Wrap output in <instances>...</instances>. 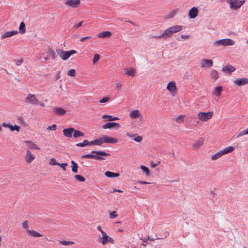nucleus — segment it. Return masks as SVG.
<instances>
[{
	"mask_svg": "<svg viewBox=\"0 0 248 248\" xmlns=\"http://www.w3.org/2000/svg\"><path fill=\"white\" fill-rule=\"evenodd\" d=\"M182 26L175 25L171 26L166 29L161 35L153 36V38L156 39L166 38L170 37L173 33L178 32L182 30Z\"/></svg>",
	"mask_w": 248,
	"mask_h": 248,
	"instance_id": "f257e3e1",
	"label": "nucleus"
},
{
	"mask_svg": "<svg viewBox=\"0 0 248 248\" xmlns=\"http://www.w3.org/2000/svg\"><path fill=\"white\" fill-rule=\"evenodd\" d=\"M92 153L95 154H87L85 155L82 156V158H92L96 160H104L105 158L102 157L101 155L103 156H109L110 154L109 153L102 151H92Z\"/></svg>",
	"mask_w": 248,
	"mask_h": 248,
	"instance_id": "f03ea898",
	"label": "nucleus"
},
{
	"mask_svg": "<svg viewBox=\"0 0 248 248\" xmlns=\"http://www.w3.org/2000/svg\"><path fill=\"white\" fill-rule=\"evenodd\" d=\"M234 148L232 146H229L226 147L224 149L219 151L217 153L211 156V159L212 160H216L222 156L231 153L234 150Z\"/></svg>",
	"mask_w": 248,
	"mask_h": 248,
	"instance_id": "7ed1b4c3",
	"label": "nucleus"
},
{
	"mask_svg": "<svg viewBox=\"0 0 248 248\" xmlns=\"http://www.w3.org/2000/svg\"><path fill=\"white\" fill-rule=\"evenodd\" d=\"M57 52L59 57L63 61L67 60L72 55L77 53L75 50L72 49L69 51H63L60 49L57 50Z\"/></svg>",
	"mask_w": 248,
	"mask_h": 248,
	"instance_id": "20e7f679",
	"label": "nucleus"
},
{
	"mask_svg": "<svg viewBox=\"0 0 248 248\" xmlns=\"http://www.w3.org/2000/svg\"><path fill=\"white\" fill-rule=\"evenodd\" d=\"M235 44L234 41L229 38H225L220 39L217 41H216L213 43V45L215 46H233Z\"/></svg>",
	"mask_w": 248,
	"mask_h": 248,
	"instance_id": "39448f33",
	"label": "nucleus"
},
{
	"mask_svg": "<svg viewBox=\"0 0 248 248\" xmlns=\"http://www.w3.org/2000/svg\"><path fill=\"white\" fill-rule=\"evenodd\" d=\"M226 2L229 4L231 9L236 10L245 2V0H226Z\"/></svg>",
	"mask_w": 248,
	"mask_h": 248,
	"instance_id": "423d86ee",
	"label": "nucleus"
},
{
	"mask_svg": "<svg viewBox=\"0 0 248 248\" xmlns=\"http://www.w3.org/2000/svg\"><path fill=\"white\" fill-rule=\"evenodd\" d=\"M214 112L212 111L207 112H199L197 114V117L199 121L207 122L213 116Z\"/></svg>",
	"mask_w": 248,
	"mask_h": 248,
	"instance_id": "0eeeda50",
	"label": "nucleus"
},
{
	"mask_svg": "<svg viewBox=\"0 0 248 248\" xmlns=\"http://www.w3.org/2000/svg\"><path fill=\"white\" fill-rule=\"evenodd\" d=\"M99 242L103 246H105L108 243L114 244L115 243L114 239L112 237L109 236L106 232L103 233L102 237L99 239Z\"/></svg>",
	"mask_w": 248,
	"mask_h": 248,
	"instance_id": "6e6552de",
	"label": "nucleus"
},
{
	"mask_svg": "<svg viewBox=\"0 0 248 248\" xmlns=\"http://www.w3.org/2000/svg\"><path fill=\"white\" fill-rule=\"evenodd\" d=\"M26 103L37 105L39 104V100L34 94L29 93L25 99Z\"/></svg>",
	"mask_w": 248,
	"mask_h": 248,
	"instance_id": "1a4fd4ad",
	"label": "nucleus"
},
{
	"mask_svg": "<svg viewBox=\"0 0 248 248\" xmlns=\"http://www.w3.org/2000/svg\"><path fill=\"white\" fill-rule=\"evenodd\" d=\"M64 4L73 8H78L80 4V0H65Z\"/></svg>",
	"mask_w": 248,
	"mask_h": 248,
	"instance_id": "9d476101",
	"label": "nucleus"
},
{
	"mask_svg": "<svg viewBox=\"0 0 248 248\" xmlns=\"http://www.w3.org/2000/svg\"><path fill=\"white\" fill-rule=\"evenodd\" d=\"M121 127L120 124L119 123L115 122H109L105 124L102 125V128L104 129H112L113 128H119Z\"/></svg>",
	"mask_w": 248,
	"mask_h": 248,
	"instance_id": "9b49d317",
	"label": "nucleus"
},
{
	"mask_svg": "<svg viewBox=\"0 0 248 248\" xmlns=\"http://www.w3.org/2000/svg\"><path fill=\"white\" fill-rule=\"evenodd\" d=\"M167 89L173 95L176 94L177 91V88L176 83L174 81H171L168 84Z\"/></svg>",
	"mask_w": 248,
	"mask_h": 248,
	"instance_id": "f8f14e48",
	"label": "nucleus"
},
{
	"mask_svg": "<svg viewBox=\"0 0 248 248\" xmlns=\"http://www.w3.org/2000/svg\"><path fill=\"white\" fill-rule=\"evenodd\" d=\"M35 159V155H33L30 150H27L25 155V160L27 163H31Z\"/></svg>",
	"mask_w": 248,
	"mask_h": 248,
	"instance_id": "ddd939ff",
	"label": "nucleus"
},
{
	"mask_svg": "<svg viewBox=\"0 0 248 248\" xmlns=\"http://www.w3.org/2000/svg\"><path fill=\"white\" fill-rule=\"evenodd\" d=\"M102 138V143H116L118 142V140L117 139L109 137L107 136H104Z\"/></svg>",
	"mask_w": 248,
	"mask_h": 248,
	"instance_id": "4468645a",
	"label": "nucleus"
},
{
	"mask_svg": "<svg viewBox=\"0 0 248 248\" xmlns=\"http://www.w3.org/2000/svg\"><path fill=\"white\" fill-rule=\"evenodd\" d=\"M213 64V62L211 60L203 59L201 61L200 63V66L202 67H211Z\"/></svg>",
	"mask_w": 248,
	"mask_h": 248,
	"instance_id": "2eb2a0df",
	"label": "nucleus"
},
{
	"mask_svg": "<svg viewBox=\"0 0 248 248\" xmlns=\"http://www.w3.org/2000/svg\"><path fill=\"white\" fill-rule=\"evenodd\" d=\"M53 111L59 116L63 115L66 114V111L62 107H56L52 108Z\"/></svg>",
	"mask_w": 248,
	"mask_h": 248,
	"instance_id": "dca6fc26",
	"label": "nucleus"
},
{
	"mask_svg": "<svg viewBox=\"0 0 248 248\" xmlns=\"http://www.w3.org/2000/svg\"><path fill=\"white\" fill-rule=\"evenodd\" d=\"M2 126L4 127L9 128L11 131L16 130L17 132H19L20 130V127L16 124L13 126V125H10L9 124H7L6 123H2Z\"/></svg>",
	"mask_w": 248,
	"mask_h": 248,
	"instance_id": "f3484780",
	"label": "nucleus"
},
{
	"mask_svg": "<svg viewBox=\"0 0 248 248\" xmlns=\"http://www.w3.org/2000/svg\"><path fill=\"white\" fill-rule=\"evenodd\" d=\"M234 82L237 86H241L248 84V78H236Z\"/></svg>",
	"mask_w": 248,
	"mask_h": 248,
	"instance_id": "a211bd4d",
	"label": "nucleus"
},
{
	"mask_svg": "<svg viewBox=\"0 0 248 248\" xmlns=\"http://www.w3.org/2000/svg\"><path fill=\"white\" fill-rule=\"evenodd\" d=\"M198 15V9L197 7H193L191 8L188 12V16L190 18H196Z\"/></svg>",
	"mask_w": 248,
	"mask_h": 248,
	"instance_id": "6ab92c4d",
	"label": "nucleus"
},
{
	"mask_svg": "<svg viewBox=\"0 0 248 248\" xmlns=\"http://www.w3.org/2000/svg\"><path fill=\"white\" fill-rule=\"evenodd\" d=\"M129 117L131 119L139 118L141 117V114L139 110L136 109L129 113Z\"/></svg>",
	"mask_w": 248,
	"mask_h": 248,
	"instance_id": "aec40b11",
	"label": "nucleus"
},
{
	"mask_svg": "<svg viewBox=\"0 0 248 248\" xmlns=\"http://www.w3.org/2000/svg\"><path fill=\"white\" fill-rule=\"evenodd\" d=\"M204 139L203 138H199L192 145L193 148L197 150L203 144Z\"/></svg>",
	"mask_w": 248,
	"mask_h": 248,
	"instance_id": "412c9836",
	"label": "nucleus"
},
{
	"mask_svg": "<svg viewBox=\"0 0 248 248\" xmlns=\"http://www.w3.org/2000/svg\"><path fill=\"white\" fill-rule=\"evenodd\" d=\"M74 131V128H69L64 129L62 131L64 136L66 137L71 138Z\"/></svg>",
	"mask_w": 248,
	"mask_h": 248,
	"instance_id": "4be33fe9",
	"label": "nucleus"
},
{
	"mask_svg": "<svg viewBox=\"0 0 248 248\" xmlns=\"http://www.w3.org/2000/svg\"><path fill=\"white\" fill-rule=\"evenodd\" d=\"M235 68L230 65H227L222 68V71L226 73L231 74L232 72L234 71Z\"/></svg>",
	"mask_w": 248,
	"mask_h": 248,
	"instance_id": "5701e85b",
	"label": "nucleus"
},
{
	"mask_svg": "<svg viewBox=\"0 0 248 248\" xmlns=\"http://www.w3.org/2000/svg\"><path fill=\"white\" fill-rule=\"evenodd\" d=\"M17 33H18V31L16 30H14V31H7V32L4 33L1 35V38L3 39V38H8V37H11L13 35H15L16 34H17Z\"/></svg>",
	"mask_w": 248,
	"mask_h": 248,
	"instance_id": "b1692460",
	"label": "nucleus"
},
{
	"mask_svg": "<svg viewBox=\"0 0 248 248\" xmlns=\"http://www.w3.org/2000/svg\"><path fill=\"white\" fill-rule=\"evenodd\" d=\"M111 32L109 31H102L98 34V37L99 38H109L111 36Z\"/></svg>",
	"mask_w": 248,
	"mask_h": 248,
	"instance_id": "393cba45",
	"label": "nucleus"
},
{
	"mask_svg": "<svg viewBox=\"0 0 248 248\" xmlns=\"http://www.w3.org/2000/svg\"><path fill=\"white\" fill-rule=\"evenodd\" d=\"M223 91V87L222 86H217L215 87L214 91L212 92V94L216 96H219L221 95Z\"/></svg>",
	"mask_w": 248,
	"mask_h": 248,
	"instance_id": "a878e982",
	"label": "nucleus"
},
{
	"mask_svg": "<svg viewBox=\"0 0 248 248\" xmlns=\"http://www.w3.org/2000/svg\"><path fill=\"white\" fill-rule=\"evenodd\" d=\"M25 142L27 144L28 146L30 149H37L40 150V148L38 147L36 144L34 142L30 140H25Z\"/></svg>",
	"mask_w": 248,
	"mask_h": 248,
	"instance_id": "bb28decb",
	"label": "nucleus"
},
{
	"mask_svg": "<svg viewBox=\"0 0 248 248\" xmlns=\"http://www.w3.org/2000/svg\"><path fill=\"white\" fill-rule=\"evenodd\" d=\"M26 232L30 234L31 236L34 237H40L42 236V234L34 231L31 230L29 229H27Z\"/></svg>",
	"mask_w": 248,
	"mask_h": 248,
	"instance_id": "cd10ccee",
	"label": "nucleus"
},
{
	"mask_svg": "<svg viewBox=\"0 0 248 248\" xmlns=\"http://www.w3.org/2000/svg\"><path fill=\"white\" fill-rule=\"evenodd\" d=\"M124 73L127 76H131L132 77H134L135 75V70L132 68L125 69Z\"/></svg>",
	"mask_w": 248,
	"mask_h": 248,
	"instance_id": "c85d7f7f",
	"label": "nucleus"
},
{
	"mask_svg": "<svg viewBox=\"0 0 248 248\" xmlns=\"http://www.w3.org/2000/svg\"><path fill=\"white\" fill-rule=\"evenodd\" d=\"M105 175L106 176L109 178L117 177L120 176V174L118 173H115L109 171L105 172Z\"/></svg>",
	"mask_w": 248,
	"mask_h": 248,
	"instance_id": "c756f323",
	"label": "nucleus"
},
{
	"mask_svg": "<svg viewBox=\"0 0 248 248\" xmlns=\"http://www.w3.org/2000/svg\"><path fill=\"white\" fill-rule=\"evenodd\" d=\"M26 26L24 22H21L19 27V32L20 34H23L26 32Z\"/></svg>",
	"mask_w": 248,
	"mask_h": 248,
	"instance_id": "7c9ffc66",
	"label": "nucleus"
},
{
	"mask_svg": "<svg viewBox=\"0 0 248 248\" xmlns=\"http://www.w3.org/2000/svg\"><path fill=\"white\" fill-rule=\"evenodd\" d=\"M90 145H100L102 144V138L89 141Z\"/></svg>",
	"mask_w": 248,
	"mask_h": 248,
	"instance_id": "2f4dec72",
	"label": "nucleus"
},
{
	"mask_svg": "<svg viewBox=\"0 0 248 248\" xmlns=\"http://www.w3.org/2000/svg\"><path fill=\"white\" fill-rule=\"evenodd\" d=\"M179 12V9H175L172 10L168 15V17L172 18L174 17Z\"/></svg>",
	"mask_w": 248,
	"mask_h": 248,
	"instance_id": "473e14b6",
	"label": "nucleus"
},
{
	"mask_svg": "<svg viewBox=\"0 0 248 248\" xmlns=\"http://www.w3.org/2000/svg\"><path fill=\"white\" fill-rule=\"evenodd\" d=\"M84 134L79 130H75L74 129V131L73 132V137L74 138H77L83 136Z\"/></svg>",
	"mask_w": 248,
	"mask_h": 248,
	"instance_id": "72a5a7b5",
	"label": "nucleus"
},
{
	"mask_svg": "<svg viewBox=\"0 0 248 248\" xmlns=\"http://www.w3.org/2000/svg\"><path fill=\"white\" fill-rule=\"evenodd\" d=\"M210 76L212 79H214L215 80L217 79L219 77L217 71L214 69L212 70L210 73Z\"/></svg>",
	"mask_w": 248,
	"mask_h": 248,
	"instance_id": "f704fd0d",
	"label": "nucleus"
},
{
	"mask_svg": "<svg viewBox=\"0 0 248 248\" xmlns=\"http://www.w3.org/2000/svg\"><path fill=\"white\" fill-rule=\"evenodd\" d=\"M71 163L72 164V166H71L72 171L74 173H77L78 168V164L73 160H72Z\"/></svg>",
	"mask_w": 248,
	"mask_h": 248,
	"instance_id": "c9c22d12",
	"label": "nucleus"
},
{
	"mask_svg": "<svg viewBox=\"0 0 248 248\" xmlns=\"http://www.w3.org/2000/svg\"><path fill=\"white\" fill-rule=\"evenodd\" d=\"M115 90L119 91L122 87V84L119 79H117L115 81Z\"/></svg>",
	"mask_w": 248,
	"mask_h": 248,
	"instance_id": "e433bc0d",
	"label": "nucleus"
},
{
	"mask_svg": "<svg viewBox=\"0 0 248 248\" xmlns=\"http://www.w3.org/2000/svg\"><path fill=\"white\" fill-rule=\"evenodd\" d=\"M76 145L78 147H84L90 145L89 141L87 140H84L82 142L78 143Z\"/></svg>",
	"mask_w": 248,
	"mask_h": 248,
	"instance_id": "4c0bfd02",
	"label": "nucleus"
},
{
	"mask_svg": "<svg viewBox=\"0 0 248 248\" xmlns=\"http://www.w3.org/2000/svg\"><path fill=\"white\" fill-rule=\"evenodd\" d=\"M59 243L63 246H68V245H72L75 244V243L73 241H60Z\"/></svg>",
	"mask_w": 248,
	"mask_h": 248,
	"instance_id": "58836bf2",
	"label": "nucleus"
},
{
	"mask_svg": "<svg viewBox=\"0 0 248 248\" xmlns=\"http://www.w3.org/2000/svg\"><path fill=\"white\" fill-rule=\"evenodd\" d=\"M49 55L52 59H55L57 58V54L52 49H49L48 51Z\"/></svg>",
	"mask_w": 248,
	"mask_h": 248,
	"instance_id": "ea45409f",
	"label": "nucleus"
},
{
	"mask_svg": "<svg viewBox=\"0 0 248 248\" xmlns=\"http://www.w3.org/2000/svg\"><path fill=\"white\" fill-rule=\"evenodd\" d=\"M185 118V115H182L178 116L176 118V121L178 123H181L184 122V119Z\"/></svg>",
	"mask_w": 248,
	"mask_h": 248,
	"instance_id": "a19ab883",
	"label": "nucleus"
},
{
	"mask_svg": "<svg viewBox=\"0 0 248 248\" xmlns=\"http://www.w3.org/2000/svg\"><path fill=\"white\" fill-rule=\"evenodd\" d=\"M75 178L79 182H84L85 181V178L80 175H76Z\"/></svg>",
	"mask_w": 248,
	"mask_h": 248,
	"instance_id": "79ce46f5",
	"label": "nucleus"
},
{
	"mask_svg": "<svg viewBox=\"0 0 248 248\" xmlns=\"http://www.w3.org/2000/svg\"><path fill=\"white\" fill-rule=\"evenodd\" d=\"M140 169H141L143 171H144L145 172V173H146V174L147 175H149V174H150V171H149V169H148L147 167H145V166H144L141 165V166H140Z\"/></svg>",
	"mask_w": 248,
	"mask_h": 248,
	"instance_id": "37998d69",
	"label": "nucleus"
},
{
	"mask_svg": "<svg viewBox=\"0 0 248 248\" xmlns=\"http://www.w3.org/2000/svg\"><path fill=\"white\" fill-rule=\"evenodd\" d=\"M100 55L99 54H96L93 56V64H95L97 62L99 61L100 59Z\"/></svg>",
	"mask_w": 248,
	"mask_h": 248,
	"instance_id": "c03bdc74",
	"label": "nucleus"
},
{
	"mask_svg": "<svg viewBox=\"0 0 248 248\" xmlns=\"http://www.w3.org/2000/svg\"><path fill=\"white\" fill-rule=\"evenodd\" d=\"M245 135H248V131L247 129L244 130L243 131H241L239 133V134L237 136V138H239L241 136H243Z\"/></svg>",
	"mask_w": 248,
	"mask_h": 248,
	"instance_id": "a18cd8bd",
	"label": "nucleus"
},
{
	"mask_svg": "<svg viewBox=\"0 0 248 248\" xmlns=\"http://www.w3.org/2000/svg\"><path fill=\"white\" fill-rule=\"evenodd\" d=\"M67 75L69 76L74 77L76 76V70L74 69L69 70L67 72Z\"/></svg>",
	"mask_w": 248,
	"mask_h": 248,
	"instance_id": "49530a36",
	"label": "nucleus"
},
{
	"mask_svg": "<svg viewBox=\"0 0 248 248\" xmlns=\"http://www.w3.org/2000/svg\"><path fill=\"white\" fill-rule=\"evenodd\" d=\"M118 214H117L116 211H113L110 213L109 214V217L111 219L114 218L118 217Z\"/></svg>",
	"mask_w": 248,
	"mask_h": 248,
	"instance_id": "de8ad7c7",
	"label": "nucleus"
},
{
	"mask_svg": "<svg viewBox=\"0 0 248 248\" xmlns=\"http://www.w3.org/2000/svg\"><path fill=\"white\" fill-rule=\"evenodd\" d=\"M51 165H59V163L57 162L54 158H52L49 162Z\"/></svg>",
	"mask_w": 248,
	"mask_h": 248,
	"instance_id": "09e8293b",
	"label": "nucleus"
},
{
	"mask_svg": "<svg viewBox=\"0 0 248 248\" xmlns=\"http://www.w3.org/2000/svg\"><path fill=\"white\" fill-rule=\"evenodd\" d=\"M56 125L55 124H52L51 126H48L46 129L49 130L55 131L56 130Z\"/></svg>",
	"mask_w": 248,
	"mask_h": 248,
	"instance_id": "8fccbe9b",
	"label": "nucleus"
},
{
	"mask_svg": "<svg viewBox=\"0 0 248 248\" xmlns=\"http://www.w3.org/2000/svg\"><path fill=\"white\" fill-rule=\"evenodd\" d=\"M102 118H108V120L107 121H112V116L111 115H103L102 116Z\"/></svg>",
	"mask_w": 248,
	"mask_h": 248,
	"instance_id": "3c124183",
	"label": "nucleus"
},
{
	"mask_svg": "<svg viewBox=\"0 0 248 248\" xmlns=\"http://www.w3.org/2000/svg\"><path fill=\"white\" fill-rule=\"evenodd\" d=\"M23 62V59L22 58H20V59L16 61V64L17 66H19Z\"/></svg>",
	"mask_w": 248,
	"mask_h": 248,
	"instance_id": "603ef678",
	"label": "nucleus"
},
{
	"mask_svg": "<svg viewBox=\"0 0 248 248\" xmlns=\"http://www.w3.org/2000/svg\"><path fill=\"white\" fill-rule=\"evenodd\" d=\"M109 98L108 97H104L99 100L100 103H105L108 101Z\"/></svg>",
	"mask_w": 248,
	"mask_h": 248,
	"instance_id": "864d4df0",
	"label": "nucleus"
},
{
	"mask_svg": "<svg viewBox=\"0 0 248 248\" xmlns=\"http://www.w3.org/2000/svg\"><path fill=\"white\" fill-rule=\"evenodd\" d=\"M58 166H59L60 167H61L64 171H65L66 170L65 167L68 166V164L67 163H61V164L59 163V165Z\"/></svg>",
	"mask_w": 248,
	"mask_h": 248,
	"instance_id": "5fc2aeb1",
	"label": "nucleus"
},
{
	"mask_svg": "<svg viewBox=\"0 0 248 248\" xmlns=\"http://www.w3.org/2000/svg\"><path fill=\"white\" fill-rule=\"evenodd\" d=\"M142 140V137L140 136H138L134 139V140L135 141H137L138 142H140Z\"/></svg>",
	"mask_w": 248,
	"mask_h": 248,
	"instance_id": "6e6d98bb",
	"label": "nucleus"
},
{
	"mask_svg": "<svg viewBox=\"0 0 248 248\" xmlns=\"http://www.w3.org/2000/svg\"><path fill=\"white\" fill-rule=\"evenodd\" d=\"M22 227H23L24 229H27V228H28V227H29V226H28V221L27 220L24 221L22 223Z\"/></svg>",
	"mask_w": 248,
	"mask_h": 248,
	"instance_id": "4d7b16f0",
	"label": "nucleus"
},
{
	"mask_svg": "<svg viewBox=\"0 0 248 248\" xmlns=\"http://www.w3.org/2000/svg\"><path fill=\"white\" fill-rule=\"evenodd\" d=\"M83 23V21H81L78 24H76L73 26V28L75 29H77V28L80 27V26H81Z\"/></svg>",
	"mask_w": 248,
	"mask_h": 248,
	"instance_id": "13d9d810",
	"label": "nucleus"
},
{
	"mask_svg": "<svg viewBox=\"0 0 248 248\" xmlns=\"http://www.w3.org/2000/svg\"><path fill=\"white\" fill-rule=\"evenodd\" d=\"M91 38H92V37H91V36H86V37H83V38H80V41L81 42H84L85 41H86V40H87L90 39Z\"/></svg>",
	"mask_w": 248,
	"mask_h": 248,
	"instance_id": "bf43d9fd",
	"label": "nucleus"
},
{
	"mask_svg": "<svg viewBox=\"0 0 248 248\" xmlns=\"http://www.w3.org/2000/svg\"><path fill=\"white\" fill-rule=\"evenodd\" d=\"M97 230L98 231H99L101 233V234H103V233L105 232H104V231L102 229V228H101V226H98L97 227Z\"/></svg>",
	"mask_w": 248,
	"mask_h": 248,
	"instance_id": "052dcab7",
	"label": "nucleus"
},
{
	"mask_svg": "<svg viewBox=\"0 0 248 248\" xmlns=\"http://www.w3.org/2000/svg\"><path fill=\"white\" fill-rule=\"evenodd\" d=\"M181 37L184 39H187L189 38V35H184V34H182L181 35Z\"/></svg>",
	"mask_w": 248,
	"mask_h": 248,
	"instance_id": "680f3d73",
	"label": "nucleus"
},
{
	"mask_svg": "<svg viewBox=\"0 0 248 248\" xmlns=\"http://www.w3.org/2000/svg\"><path fill=\"white\" fill-rule=\"evenodd\" d=\"M137 183L139 184H150V183H149V182H147L146 181H139Z\"/></svg>",
	"mask_w": 248,
	"mask_h": 248,
	"instance_id": "e2e57ef3",
	"label": "nucleus"
},
{
	"mask_svg": "<svg viewBox=\"0 0 248 248\" xmlns=\"http://www.w3.org/2000/svg\"><path fill=\"white\" fill-rule=\"evenodd\" d=\"M119 120H120L119 118H118L117 117H113V116H112V121Z\"/></svg>",
	"mask_w": 248,
	"mask_h": 248,
	"instance_id": "0e129e2a",
	"label": "nucleus"
},
{
	"mask_svg": "<svg viewBox=\"0 0 248 248\" xmlns=\"http://www.w3.org/2000/svg\"><path fill=\"white\" fill-rule=\"evenodd\" d=\"M160 163V162H158L157 164H152L151 166L152 168H155L156 166H157Z\"/></svg>",
	"mask_w": 248,
	"mask_h": 248,
	"instance_id": "69168bd1",
	"label": "nucleus"
},
{
	"mask_svg": "<svg viewBox=\"0 0 248 248\" xmlns=\"http://www.w3.org/2000/svg\"><path fill=\"white\" fill-rule=\"evenodd\" d=\"M38 105H39L42 107H44L45 106V105L44 103H40L39 102V104Z\"/></svg>",
	"mask_w": 248,
	"mask_h": 248,
	"instance_id": "338daca9",
	"label": "nucleus"
},
{
	"mask_svg": "<svg viewBox=\"0 0 248 248\" xmlns=\"http://www.w3.org/2000/svg\"><path fill=\"white\" fill-rule=\"evenodd\" d=\"M142 239V240L143 241V242H146V240H147V239L146 238H145V239Z\"/></svg>",
	"mask_w": 248,
	"mask_h": 248,
	"instance_id": "774afa93",
	"label": "nucleus"
}]
</instances>
